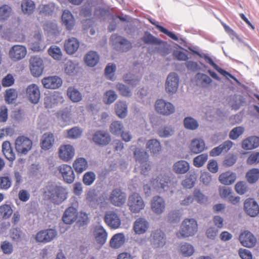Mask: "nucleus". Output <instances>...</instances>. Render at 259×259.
I'll use <instances>...</instances> for the list:
<instances>
[{
	"label": "nucleus",
	"mask_w": 259,
	"mask_h": 259,
	"mask_svg": "<svg viewBox=\"0 0 259 259\" xmlns=\"http://www.w3.org/2000/svg\"><path fill=\"white\" fill-rule=\"evenodd\" d=\"M32 142L25 136L18 137L15 140V149L18 154L26 155L32 148Z\"/></svg>",
	"instance_id": "0eeeda50"
},
{
	"label": "nucleus",
	"mask_w": 259,
	"mask_h": 259,
	"mask_svg": "<svg viewBox=\"0 0 259 259\" xmlns=\"http://www.w3.org/2000/svg\"><path fill=\"white\" fill-rule=\"evenodd\" d=\"M198 231V224L194 219H185L182 223L176 235L180 239L194 236Z\"/></svg>",
	"instance_id": "7ed1b4c3"
},
{
	"label": "nucleus",
	"mask_w": 259,
	"mask_h": 259,
	"mask_svg": "<svg viewBox=\"0 0 259 259\" xmlns=\"http://www.w3.org/2000/svg\"><path fill=\"white\" fill-rule=\"evenodd\" d=\"M156 112L163 115H169L175 110V106L170 102L163 99L157 100L155 103Z\"/></svg>",
	"instance_id": "9d476101"
},
{
	"label": "nucleus",
	"mask_w": 259,
	"mask_h": 259,
	"mask_svg": "<svg viewBox=\"0 0 259 259\" xmlns=\"http://www.w3.org/2000/svg\"><path fill=\"white\" fill-rule=\"evenodd\" d=\"M205 148L204 141L201 138L193 139L190 145L191 151L194 154H198L202 152Z\"/></svg>",
	"instance_id": "7c9ffc66"
},
{
	"label": "nucleus",
	"mask_w": 259,
	"mask_h": 259,
	"mask_svg": "<svg viewBox=\"0 0 259 259\" xmlns=\"http://www.w3.org/2000/svg\"><path fill=\"white\" fill-rule=\"evenodd\" d=\"M175 133L174 128L170 125L161 126L157 131V134L161 138H168L172 136Z\"/></svg>",
	"instance_id": "49530a36"
},
{
	"label": "nucleus",
	"mask_w": 259,
	"mask_h": 259,
	"mask_svg": "<svg viewBox=\"0 0 259 259\" xmlns=\"http://www.w3.org/2000/svg\"><path fill=\"white\" fill-rule=\"evenodd\" d=\"M104 221L106 224L112 229H117L121 225L119 216L114 211L106 212L104 216Z\"/></svg>",
	"instance_id": "a211bd4d"
},
{
	"label": "nucleus",
	"mask_w": 259,
	"mask_h": 259,
	"mask_svg": "<svg viewBox=\"0 0 259 259\" xmlns=\"http://www.w3.org/2000/svg\"><path fill=\"white\" fill-rule=\"evenodd\" d=\"M150 22L153 25H154L161 32L163 33L164 34L167 35L168 36L170 37L171 39L175 40H178V37L174 34L173 32H170L168 31L166 28H164L163 27L159 25L158 24V22L156 21L155 20L153 19H150Z\"/></svg>",
	"instance_id": "8fccbe9b"
},
{
	"label": "nucleus",
	"mask_w": 259,
	"mask_h": 259,
	"mask_svg": "<svg viewBox=\"0 0 259 259\" xmlns=\"http://www.w3.org/2000/svg\"><path fill=\"white\" fill-rule=\"evenodd\" d=\"M170 180L164 171H157L150 181L144 182L143 191L146 196H150L153 192L162 193L168 190Z\"/></svg>",
	"instance_id": "f257e3e1"
},
{
	"label": "nucleus",
	"mask_w": 259,
	"mask_h": 259,
	"mask_svg": "<svg viewBox=\"0 0 259 259\" xmlns=\"http://www.w3.org/2000/svg\"><path fill=\"white\" fill-rule=\"evenodd\" d=\"M115 112L119 118H124L127 112V106L126 103L123 101H118L115 104Z\"/></svg>",
	"instance_id": "37998d69"
},
{
	"label": "nucleus",
	"mask_w": 259,
	"mask_h": 259,
	"mask_svg": "<svg viewBox=\"0 0 259 259\" xmlns=\"http://www.w3.org/2000/svg\"><path fill=\"white\" fill-rule=\"evenodd\" d=\"M236 179V175L231 171H227L221 174L219 180L221 183L225 185H229L234 183Z\"/></svg>",
	"instance_id": "c85d7f7f"
},
{
	"label": "nucleus",
	"mask_w": 259,
	"mask_h": 259,
	"mask_svg": "<svg viewBox=\"0 0 259 259\" xmlns=\"http://www.w3.org/2000/svg\"><path fill=\"white\" fill-rule=\"evenodd\" d=\"M12 212L13 210L10 205L5 204L0 206V217L7 219L11 215Z\"/></svg>",
	"instance_id": "0e129e2a"
},
{
	"label": "nucleus",
	"mask_w": 259,
	"mask_h": 259,
	"mask_svg": "<svg viewBox=\"0 0 259 259\" xmlns=\"http://www.w3.org/2000/svg\"><path fill=\"white\" fill-rule=\"evenodd\" d=\"M2 151L6 158L9 161H13L15 159V154L9 142L5 141L3 143Z\"/></svg>",
	"instance_id": "79ce46f5"
},
{
	"label": "nucleus",
	"mask_w": 259,
	"mask_h": 259,
	"mask_svg": "<svg viewBox=\"0 0 259 259\" xmlns=\"http://www.w3.org/2000/svg\"><path fill=\"white\" fill-rule=\"evenodd\" d=\"M125 240V236L123 233L116 234L110 241V246L113 248H118L124 244Z\"/></svg>",
	"instance_id": "4c0bfd02"
},
{
	"label": "nucleus",
	"mask_w": 259,
	"mask_h": 259,
	"mask_svg": "<svg viewBox=\"0 0 259 259\" xmlns=\"http://www.w3.org/2000/svg\"><path fill=\"white\" fill-rule=\"evenodd\" d=\"M110 41L117 50L126 52L132 48V44L128 40L116 34H113L111 36Z\"/></svg>",
	"instance_id": "9b49d317"
},
{
	"label": "nucleus",
	"mask_w": 259,
	"mask_h": 259,
	"mask_svg": "<svg viewBox=\"0 0 259 259\" xmlns=\"http://www.w3.org/2000/svg\"><path fill=\"white\" fill-rule=\"evenodd\" d=\"M246 178L249 183H255L259 178V169L252 168L246 174Z\"/></svg>",
	"instance_id": "bf43d9fd"
},
{
	"label": "nucleus",
	"mask_w": 259,
	"mask_h": 259,
	"mask_svg": "<svg viewBox=\"0 0 259 259\" xmlns=\"http://www.w3.org/2000/svg\"><path fill=\"white\" fill-rule=\"evenodd\" d=\"M117 95L112 90H109L105 93L103 96V102L106 104H110L113 103L117 99Z\"/></svg>",
	"instance_id": "6e6d98bb"
},
{
	"label": "nucleus",
	"mask_w": 259,
	"mask_h": 259,
	"mask_svg": "<svg viewBox=\"0 0 259 259\" xmlns=\"http://www.w3.org/2000/svg\"><path fill=\"white\" fill-rule=\"evenodd\" d=\"M100 57L97 52L90 51L84 56V60L86 65L89 67H94L99 62Z\"/></svg>",
	"instance_id": "f704fd0d"
},
{
	"label": "nucleus",
	"mask_w": 259,
	"mask_h": 259,
	"mask_svg": "<svg viewBox=\"0 0 259 259\" xmlns=\"http://www.w3.org/2000/svg\"><path fill=\"white\" fill-rule=\"evenodd\" d=\"M55 10V6L53 3L48 5H41L38 8V11L40 14L51 15Z\"/></svg>",
	"instance_id": "680f3d73"
},
{
	"label": "nucleus",
	"mask_w": 259,
	"mask_h": 259,
	"mask_svg": "<svg viewBox=\"0 0 259 259\" xmlns=\"http://www.w3.org/2000/svg\"><path fill=\"white\" fill-rule=\"evenodd\" d=\"M58 170L66 183H73L75 179V175L71 166L65 164H62L59 166Z\"/></svg>",
	"instance_id": "aec40b11"
},
{
	"label": "nucleus",
	"mask_w": 259,
	"mask_h": 259,
	"mask_svg": "<svg viewBox=\"0 0 259 259\" xmlns=\"http://www.w3.org/2000/svg\"><path fill=\"white\" fill-rule=\"evenodd\" d=\"M123 129V125L122 122L119 121H113L110 126V132L116 136L120 135Z\"/></svg>",
	"instance_id": "5fc2aeb1"
},
{
	"label": "nucleus",
	"mask_w": 259,
	"mask_h": 259,
	"mask_svg": "<svg viewBox=\"0 0 259 259\" xmlns=\"http://www.w3.org/2000/svg\"><path fill=\"white\" fill-rule=\"evenodd\" d=\"M75 170L78 173H81L85 170L88 167L87 160L82 157L76 158L73 163Z\"/></svg>",
	"instance_id": "ea45409f"
},
{
	"label": "nucleus",
	"mask_w": 259,
	"mask_h": 259,
	"mask_svg": "<svg viewBox=\"0 0 259 259\" xmlns=\"http://www.w3.org/2000/svg\"><path fill=\"white\" fill-rule=\"evenodd\" d=\"M77 210L73 207H68L64 212L62 219L66 224L74 222L77 218Z\"/></svg>",
	"instance_id": "c756f323"
},
{
	"label": "nucleus",
	"mask_w": 259,
	"mask_h": 259,
	"mask_svg": "<svg viewBox=\"0 0 259 259\" xmlns=\"http://www.w3.org/2000/svg\"><path fill=\"white\" fill-rule=\"evenodd\" d=\"M93 235L96 241L99 244H104L107 239L108 234L103 227L96 226L93 231Z\"/></svg>",
	"instance_id": "b1692460"
},
{
	"label": "nucleus",
	"mask_w": 259,
	"mask_h": 259,
	"mask_svg": "<svg viewBox=\"0 0 259 259\" xmlns=\"http://www.w3.org/2000/svg\"><path fill=\"white\" fill-rule=\"evenodd\" d=\"M244 209L251 217H255L259 213V206L253 199L249 198L245 201Z\"/></svg>",
	"instance_id": "412c9836"
},
{
	"label": "nucleus",
	"mask_w": 259,
	"mask_h": 259,
	"mask_svg": "<svg viewBox=\"0 0 259 259\" xmlns=\"http://www.w3.org/2000/svg\"><path fill=\"white\" fill-rule=\"evenodd\" d=\"M207 159V154H201L197 156L194 158L193 164L196 167H201L205 164Z\"/></svg>",
	"instance_id": "13d9d810"
},
{
	"label": "nucleus",
	"mask_w": 259,
	"mask_h": 259,
	"mask_svg": "<svg viewBox=\"0 0 259 259\" xmlns=\"http://www.w3.org/2000/svg\"><path fill=\"white\" fill-rule=\"evenodd\" d=\"M63 24L68 30H71L75 24L74 18L71 13L68 10H64L62 15Z\"/></svg>",
	"instance_id": "2f4dec72"
},
{
	"label": "nucleus",
	"mask_w": 259,
	"mask_h": 259,
	"mask_svg": "<svg viewBox=\"0 0 259 259\" xmlns=\"http://www.w3.org/2000/svg\"><path fill=\"white\" fill-rule=\"evenodd\" d=\"M150 241L154 248H162L166 243V236L160 229H156L151 232Z\"/></svg>",
	"instance_id": "1a4fd4ad"
},
{
	"label": "nucleus",
	"mask_w": 259,
	"mask_h": 259,
	"mask_svg": "<svg viewBox=\"0 0 259 259\" xmlns=\"http://www.w3.org/2000/svg\"><path fill=\"white\" fill-rule=\"evenodd\" d=\"M44 195L53 203L60 204L67 198L68 192L63 187L50 185L47 186Z\"/></svg>",
	"instance_id": "f03ea898"
},
{
	"label": "nucleus",
	"mask_w": 259,
	"mask_h": 259,
	"mask_svg": "<svg viewBox=\"0 0 259 259\" xmlns=\"http://www.w3.org/2000/svg\"><path fill=\"white\" fill-rule=\"evenodd\" d=\"M150 224L144 217H139L133 223V230L137 235H142L147 232Z\"/></svg>",
	"instance_id": "f3484780"
},
{
	"label": "nucleus",
	"mask_w": 259,
	"mask_h": 259,
	"mask_svg": "<svg viewBox=\"0 0 259 259\" xmlns=\"http://www.w3.org/2000/svg\"><path fill=\"white\" fill-rule=\"evenodd\" d=\"M44 29L50 33L57 35L59 30L57 23L55 22H48L44 25Z\"/></svg>",
	"instance_id": "e2e57ef3"
},
{
	"label": "nucleus",
	"mask_w": 259,
	"mask_h": 259,
	"mask_svg": "<svg viewBox=\"0 0 259 259\" xmlns=\"http://www.w3.org/2000/svg\"><path fill=\"white\" fill-rule=\"evenodd\" d=\"M30 49L34 52L42 51L45 45L42 44L41 34L39 33L35 34L29 43Z\"/></svg>",
	"instance_id": "cd10ccee"
},
{
	"label": "nucleus",
	"mask_w": 259,
	"mask_h": 259,
	"mask_svg": "<svg viewBox=\"0 0 259 259\" xmlns=\"http://www.w3.org/2000/svg\"><path fill=\"white\" fill-rule=\"evenodd\" d=\"M27 54L26 48L23 45H16L12 47L9 51V57L14 61L21 60Z\"/></svg>",
	"instance_id": "4468645a"
},
{
	"label": "nucleus",
	"mask_w": 259,
	"mask_h": 259,
	"mask_svg": "<svg viewBox=\"0 0 259 259\" xmlns=\"http://www.w3.org/2000/svg\"><path fill=\"white\" fill-rule=\"evenodd\" d=\"M259 146V137L251 136L245 139L242 144V148L245 150H251Z\"/></svg>",
	"instance_id": "473e14b6"
},
{
	"label": "nucleus",
	"mask_w": 259,
	"mask_h": 259,
	"mask_svg": "<svg viewBox=\"0 0 259 259\" xmlns=\"http://www.w3.org/2000/svg\"><path fill=\"white\" fill-rule=\"evenodd\" d=\"M79 42L74 38L71 37L65 40L64 42V49L68 54H73L76 52L79 48Z\"/></svg>",
	"instance_id": "bb28decb"
},
{
	"label": "nucleus",
	"mask_w": 259,
	"mask_h": 259,
	"mask_svg": "<svg viewBox=\"0 0 259 259\" xmlns=\"http://www.w3.org/2000/svg\"><path fill=\"white\" fill-rule=\"evenodd\" d=\"M184 127L190 130H195L199 126L198 121L194 118L191 117H187L184 119Z\"/></svg>",
	"instance_id": "603ef678"
},
{
	"label": "nucleus",
	"mask_w": 259,
	"mask_h": 259,
	"mask_svg": "<svg viewBox=\"0 0 259 259\" xmlns=\"http://www.w3.org/2000/svg\"><path fill=\"white\" fill-rule=\"evenodd\" d=\"M179 83V77L175 72L170 73L165 82V91L168 94H174L177 91Z\"/></svg>",
	"instance_id": "ddd939ff"
},
{
	"label": "nucleus",
	"mask_w": 259,
	"mask_h": 259,
	"mask_svg": "<svg viewBox=\"0 0 259 259\" xmlns=\"http://www.w3.org/2000/svg\"><path fill=\"white\" fill-rule=\"evenodd\" d=\"M63 70L65 73L67 75L75 76L77 74L79 70L78 63L76 61L68 60L64 65Z\"/></svg>",
	"instance_id": "393cba45"
},
{
	"label": "nucleus",
	"mask_w": 259,
	"mask_h": 259,
	"mask_svg": "<svg viewBox=\"0 0 259 259\" xmlns=\"http://www.w3.org/2000/svg\"><path fill=\"white\" fill-rule=\"evenodd\" d=\"M190 168L189 163L185 160H180L176 162L173 165V170L179 174H184L186 173Z\"/></svg>",
	"instance_id": "e433bc0d"
},
{
	"label": "nucleus",
	"mask_w": 259,
	"mask_h": 259,
	"mask_svg": "<svg viewBox=\"0 0 259 259\" xmlns=\"http://www.w3.org/2000/svg\"><path fill=\"white\" fill-rule=\"evenodd\" d=\"M55 142L54 135L51 133H45L40 140V146L42 149L48 150L51 149Z\"/></svg>",
	"instance_id": "a878e982"
},
{
	"label": "nucleus",
	"mask_w": 259,
	"mask_h": 259,
	"mask_svg": "<svg viewBox=\"0 0 259 259\" xmlns=\"http://www.w3.org/2000/svg\"><path fill=\"white\" fill-rule=\"evenodd\" d=\"M116 70V66L114 64H108L105 69V74L107 78L113 80L114 72Z\"/></svg>",
	"instance_id": "774afa93"
},
{
	"label": "nucleus",
	"mask_w": 259,
	"mask_h": 259,
	"mask_svg": "<svg viewBox=\"0 0 259 259\" xmlns=\"http://www.w3.org/2000/svg\"><path fill=\"white\" fill-rule=\"evenodd\" d=\"M26 96L31 103H38L40 98V92L38 86L35 83L28 85L26 89Z\"/></svg>",
	"instance_id": "dca6fc26"
},
{
	"label": "nucleus",
	"mask_w": 259,
	"mask_h": 259,
	"mask_svg": "<svg viewBox=\"0 0 259 259\" xmlns=\"http://www.w3.org/2000/svg\"><path fill=\"white\" fill-rule=\"evenodd\" d=\"M82 130L78 127H73L67 131V138L71 139H76L79 138L81 134Z\"/></svg>",
	"instance_id": "69168bd1"
},
{
	"label": "nucleus",
	"mask_w": 259,
	"mask_h": 259,
	"mask_svg": "<svg viewBox=\"0 0 259 259\" xmlns=\"http://www.w3.org/2000/svg\"><path fill=\"white\" fill-rule=\"evenodd\" d=\"M239 241L243 246L247 247H252L256 243L255 237L248 231H244L240 234Z\"/></svg>",
	"instance_id": "5701e85b"
},
{
	"label": "nucleus",
	"mask_w": 259,
	"mask_h": 259,
	"mask_svg": "<svg viewBox=\"0 0 259 259\" xmlns=\"http://www.w3.org/2000/svg\"><path fill=\"white\" fill-rule=\"evenodd\" d=\"M146 148L153 155H157L161 151V146L160 142L157 139L149 140L146 144Z\"/></svg>",
	"instance_id": "72a5a7b5"
},
{
	"label": "nucleus",
	"mask_w": 259,
	"mask_h": 259,
	"mask_svg": "<svg viewBox=\"0 0 259 259\" xmlns=\"http://www.w3.org/2000/svg\"><path fill=\"white\" fill-rule=\"evenodd\" d=\"M123 80L128 84L132 87L136 86L140 80V78L129 73L124 75Z\"/></svg>",
	"instance_id": "052dcab7"
},
{
	"label": "nucleus",
	"mask_w": 259,
	"mask_h": 259,
	"mask_svg": "<svg viewBox=\"0 0 259 259\" xmlns=\"http://www.w3.org/2000/svg\"><path fill=\"white\" fill-rule=\"evenodd\" d=\"M148 157V154L144 149L136 148L134 152V157L137 162L139 163L147 161Z\"/></svg>",
	"instance_id": "c03bdc74"
},
{
	"label": "nucleus",
	"mask_w": 259,
	"mask_h": 259,
	"mask_svg": "<svg viewBox=\"0 0 259 259\" xmlns=\"http://www.w3.org/2000/svg\"><path fill=\"white\" fill-rule=\"evenodd\" d=\"M92 140L96 144L101 146H104L110 142L111 136L106 131H98L93 135Z\"/></svg>",
	"instance_id": "6ab92c4d"
},
{
	"label": "nucleus",
	"mask_w": 259,
	"mask_h": 259,
	"mask_svg": "<svg viewBox=\"0 0 259 259\" xmlns=\"http://www.w3.org/2000/svg\"><path fill=\"white\" fill-rule=\"evenodd\" d=\"M67 94L69 98L73 102H78L82 99L81 94L74 87H69L67 89Z\"/></svg>",
	"instance_id": "a19ab883"
},
{
	"label": "nucleus",
	"mask_w": 259,
	"mask_h": 259,
	"mask_svg": "<svg viewBox=\"0 0 259 259\" xmlns=\"http://www.w3.org/2000/svg\"><path fill=\"white\" fill-rule=\"evenodd\" d=\"M194 247L189 243H184L180 246L181 253L185 256H190L194 252Z\"/></svg>",
	"instance_id": "864d4df0"
},
{
	"label": "nucleus",
	"mask_w": 259,
	"mask_h": 259,
	"mask_svg": "<svg viewBox=\"0 0 259 259\" xmlns=\"http://www.w3.org/2000/svg\"><path fill=\"white\" fill-rule=\"evenodd\" d=\"M41 82L44 88L46 89H56L62 85V80L58 76H52L43 78Z\"/></svg>",
	"instance_id": "4be33fe9"
},
{
	"label": "nucleus",
	"mask_w": 259,
	"mask_h": 259,
	"mask_svg": "<svg viewBox=\"0 0 259 259\" xmlns=\"http://www.w3.org/2000/svg\"><path fill=\"white\" fill-rule=\"evenodd\" d=\"M63 98L59 94L47 96L45 99V104L47 108H52L59 102H62Z\"/></svg>",
	"instance_id": "58836bf2"
},
{
	"label": "nucleus",
	"mask_w": 259,
	"mask_h": 259,
	"mask_svg": "<svg viewBox=\"0 0 259 259\" xmlns=\"http://www.w3.org/2000/svg\"><path fill=\"white\" fill-rule=\"evenodd\" d=\"M29 68L31 73L33 76H40L44 71V64L42 59L37 56H34L29 60Z\"/></svg>",
	"instance_id": "6e6552de"
},
{
	"label": "nucleus",
	"mask_w": 259,
	"mask_h": 259,
	"mask_svg": "<svg viewBox=\"0 0 259 259\" xmlns=\"http://www.w3.org/2000/svg\"><path fill=\"white\" fill-rule=\"evenodd\" d=\"M57 231L53 229H48L39 231L35 235V240L38 242L47 243L52 241L57 236Z\"/></svg>",
	"instance_id": "f8f14e48"
},
{
	"label": "nucleus",
	"mask_w": 259,
	"mask_h": 259,
	"mask_svg": "<svg viewBox=\"0 0 259 259\" xmlns=\"http://www.w3.org/2000/svg\"><path fill=\"white\" fill-rule=\"evenodd\" d=\"M96 179V175L94 172L88 171L83 177V182L87 186L91 185Z\"/></svg>",
	"instance_id": "338daca9"
},
{
	"label": "nucleus",
	"mask_w": 259,
	"mask_h": 259,
	"mask_svg": "<svg viewBox=\"0 0 259 259\" xmlns=\"http://www.w3.org/2000/svg\"><path fill=\"white\" fill-rule=\"evenodd\" d=\"M127 204L130 211L134 213L140 212L146 205L143 197L138 193L129 195Z\"/></svg>",
	"instance_id": "20e7f679"
},
{
	"label": "nucleus",
	"mask_w": 259,
	"mask_h": 259,
	"mask_svg": "<svg viewBox=\"0 0 259 259\" xmlns=\"http://www.w3.org/2000/svg\"><path fill=\"white\" fill-rule=\"evenodd\" d=\"M12 12L11 8L7 5H4L0 7V21L7 20L11 15Z\"/></svg>",
	"instance_id": "4d7b16f0"
},
{
	"label": "nucleus",
	"mask_w": 259,
	"mask_h": 259,
	"mask_svg": "<svg viewBox=\"0 0 259 259\" xmlns=\"http://www.w3.org/2000/svg\"><path fill=\"white\" fill-rule=\"evenodd\" d=\"M22 11L25 14H32L35 9L34 2L30 0H24L21 3Z\"/></svg>",
	"instance_id": "09e8293b"
},
{
	"label": "nucleus",
	"mask_w": 259,
	"mask_h": 259,
	"mask_svg": "<svg viewBox=\"0 0 259 259\" xmlns=\"http://www.w3.org/2000/svg\"><path fill=\"white\" fill-rule=\"evenodd\" d=\"M49 55L54 60L60 61L63 56L61 49L58 46L53 45L48 50Z\"/></svg>",
	"instance_id": "a18cd8bd"
},
{
	"label": "nucleus",
	"mask_w": 259,
	"mask_h": 259,
	"mask_svg": "<svg viewBox=\"0 0 259 259\" xmlns=\"http://www.w3.org/2000/svg\"><path fill=\"white\" fill-rule=\"evenodd\" d=\"M142 40L146 44L161 45L163 41L159 38L154 36L151 33L145 32L142 38Z\"/></svg>",
	"instance_id": "de8ad7c7"
},
{
	"label": "nucleus",
	"mask_w": 259,
	"mask_h": 259,
	"mask_svg": "<svg viewBox=\"0 0 259 259\" xmlns=\"http://www.w3.org/2000/svg\"><path fill=\"white\" fill-rule=\"evenodd\" d=\"M150 205L151 211L157 215H161L166 209L165 200L159 195L154 196L152 198Z\"/></svg>",
	"instance_id": "423d86ee"
},
{
	"label": "nucleus",
	"mask_w": 259,
	"mask_h": 259,
	"mask_svg": "<svg viewBox=\"0 0 259 259\" xmlns=\"http://www.w3.org/2000/svg\"><path fill=\"white\" fill-rule=\"evenodd\" d=\"M86 199L92 206H95L101 204L103 206V203L101 202V197L98 196L97 193L95 190H90L87 193Z\"/></svg>",
	"instance_id": "c9c22d12"
},
{
	"label": "nucleus",
	"mask_w": 259,
	"mask_h": 259,
	"mask_svg": "<svg viewBox=\"0 0 259 259\" xmlns=\"http://www.w3.org/2000/svg\"><path fill=\"white\" fill-rule=\"evenodd\" d=\"M197 82L203 87H206L212 82V79L206 74L198 73L196 76Z\"/></svg>",
	"instance_id": "3c124183"
},
{
	"label": "nucleus",
	"mask_w": 259,
	"mask_h": 259,
	"mask_svg": "<svg viewBox=\"0 0 259 259\" xmlns=\"http://www.w3.org/2000/svg\"><path fill=\"white\" fill-rule=\"evenodd\" d=\"M58 155L60 159L64 162L71 160L75 155V149L70 144L61 145L58 150Z\"/></svg>",
	"instance_id": "2eb2a0df"
},
{
	"label": "nucleus",
	"mask_w": 259,
	"mask_h": 259,
	"mask_svg": "<svg viewBox=\"0 0 259 259\" xmlns=\"http://www.w3.org/2000/svg\"><path fill=\"white\" fill-rule=\"evenodd\" d=\"M108 199L113 206L121 207L126 202V194L120 188H116L111 191Z\"/></svg>",
	"instance_id": "39448f33"
}]
</instances>
